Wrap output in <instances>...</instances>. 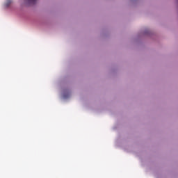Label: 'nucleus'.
I'll return each instance as SVG.
<instances>
[{"label":"nucleus","instance_id":"nucleus-1","mask_svg":"<svg viewBox=\"0 0 178 178\" xmlns=\"http://www.w3.org/2000/svg\"><path fill=\"white\" fill-rule=\"evenodd\" d=\"M29 3H35V2H37V0H28Z\"/></svg>","mask_w":178,"mask_h":178}]
</instances>
